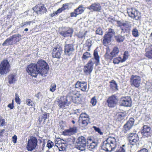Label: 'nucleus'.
<instances>
[{"instance_id":"4","label":"nucleus","mask_w":152,"mask_h":152,"mask_svg":"<svg viewBox=\"0 0 152 152\" xmlns=\"http://www.w3.org/2000/svg\"><path fill=\"white\" fill-rule=\"evenodd\" d=\"M10 65L7 59L3 60L0 63V74L4 75L9 73L10 70Z\"/></svg>"},{"instance_id":"35","label":"nucleus","mask_w":152,"mask_h":152,"mask_svg":"<svg viewBox=\"0 0 152 152\" xmlns=\"http://www.w3.org/2000/svg\"><path fill=\"white\" fill-rule=\"evenodd\" d=\"M94 56L95 60L97 61V63H99V57L98 55L97 51L96 50L94 51Z\"/></svg>"},{"instance_id":"15","label":"nucleus","mask_w":152,"mask_h":152,"mask_svg":"<svg viewBox=\"0 0 152 152\" xmlns=\"http://www.w3.org/2000/svg\"><path fill=\"white\" fill-rule=\"evenodd\" d=\"M141 78L140 77L137 75H132L130 78V83L132 86L138 88L140 85Z\"/></svg>"},{"instance_id":"39","label":"nucleus","mask_w":152,"mask_h":152,"mask_svg":"<svg viewBox=\"0 0 152 152\" xmlns=\"http://www.w3.org/2000/svg\"><path fill=\"white\" fill-rule=\"evenodd\" d=\"M128 53L127 51H125L123 57L121 60V62H123L126 61L128 58Z\"/></svg>"},{"instance_id":"20","label":"nucleus","mask_w":152,"mask_h":152,"mask_svg":"<svg viewBox=\"0 0 152 152\" xmlns=\"http://www.w3.org/2000/svg\"><path fill=\"white\" fill-rule=\"evenodd\" d=\"M33 10L39 15H41L46 12L47 9L44 6L37 5L33 8Z\"/></svg>"},{"instance_id":"42","label":"nucleus","mask_w":152,"mask_h":152,"mask_svg":"<svg viewBox=\"0 0 152 152\" xmlns=\"http://www.w3.org/2000/svg\"><path fill=\"white\" fill-rule=\"evenodd\" d=\"M26 103L28 106H34V102L31 101L30 99H28L26 100Z\"/></svg>"},{"instance_id":"25","label":"nucleus","mask_w":152,"mask_h":152,"mask_svg":"<svg viewBox=\"0 0 152 152\" xmlns=\"http://www.w3.org/2000/svg\"><path fill=\"white\" fill-rule=\"evenodd\" d=\"M8 82L10 84L15 83L17 81L16 76L13 74H10L8 76Z\"/></svg>"},{"instance_id":"24","label":"nucleus","mask_w":152,"mask_h":152,"mask_svg":"<svg viewBox=\"0 0 152 152\" xmlns=\"http://www.w3.org/2000/svg\"><path fill=\"white\" fill-rule=\"evenodd\" d=\"M110 87L113 90L116 91L118 90L117 83L114 80H112L109 82Z\"/></svg>"},{"instance_id":"49","label":"nucleus","mask_w":152,"mask_h":152,"mask_svg":"<svg viewBox=\"0 0 152 152\" xmlns=\"http://www.w3.org/2000/svg\"><path fill=\"white\" fill-rule=\"evenodd\" d=\"M97 102V100L95 96L93 97L91 99V103L93 106L96 105Z\"/></svg>"},{"instance_id":"7","label":"nucleus","mask_w":152,"mask_h":152,"mask_svg":"<svg viewBox=\"0 0 152 152\" xmlns=\"http://www.w3.org/2000/svg\"><path fill=\"white\" fill-rule=\"evenodd\" d=\"M75 49L73 44H65L64 47V54L68 56H72L74 54Z\"/></svg>"},{"instance_id":"2","label":"nucleus","mask_w":152,"mask_h":152,"mask_svg":"<svg viewBox=\"0 0 152 152\" xmlns=\"http://www.w3.org/2000/svg\"><path fill=\"white\" fill-rule=\"evenodd\" d=\"M37 65L38 69H40V74L43 77L46 76L49 69L48 64L44 60L41 59L38 61Z\"/></svg>"},{"instance_id":"63","label":"nucleus","mask_w":152,"mask_h":152,"mask_svg":"<svg viewBox=\"0 0 152 152\" xmlns=\"http://www.w3.org/2000/svg\"><path fill=\"white\" fill-rule=\"evenodd\" d=\"M7 107L10 108V109H12L14 108V105L13 103L9 104L7 105Z\"/></svg>"},{"instance_id":"30","label":"nucleus","mask_w":152,"mask_h":152,"mask_svg":"<svg viewBox=\"0 0 152 152\" xmlns=\"http://www.w3.org/2000/svg\"><path fill=\"white\" fill-rule=\"evenodd\" d=\"M49 114L46 112H44L42 114L41 118H39V121L40 122H41L43 120H44V121L47 119L48 117H49Z\"/></svg>"},{"instance_id":"38","label":"nucleus","mask_w":152,"mask_h":152,"mask_svg":"<svg viewBox=\"0 0 152 152\" xmlns=\"http://www.w3.org/2000/svg\"><path fill=\"white\" fill-rule=\"evenodd\" d=\"M91 57V54L89 53L86 52L84 53L82 57L83 60H86Z\"/></svg>"},{"instance_id":"50","label":"nucleus","mask_w":152,"mask_h":152,"mask_svg":"<svg viewBox=\"0 0 152 152\" xmlns=\"http://www.w3.org/2000/svg\"><path fill=\"white\" fill-rule=\"evenodd\" d=\"M56 85L55 84H52L50 86V91L53 92L56 90Z\"/></svg>"},{"instance_id":"34","label":"nucleus","mask_w":152,"mask_h":152,"mask_svg":"<svg viewBox=\"0 0 152 152\" xmlns=\"http://www.w3.org/2000/svg\"><path fill=\"white\" fill-rule=\"evenodd\" d=\"M21 37V35L19 34H14L11 36L12 38V40L15 38L16 39L15 40V41L16 42L19 41L20 39H21V38H20V39H19V38Z\"/></svg>"},{"instance_id":"44","label":"nucleus","mask_w":152,"mask_h":152,"mask_svg":"<svg viewBox=\"0 0 152 152\" xmlns=\"http://www.w3.org/2000/svg\"><path fill=\"white\" fill-rule=\"evenodd\" d=\"M87 32V31L80 32L78 34V37L80 38H84Z\"/></svg>"},{"instance_id":"37","label":"nucleus","mask_w":152,"mask_h":152,"mask_svg":"<svg viewBox=\"0 0 152 152\" xmlns=\"http://www.w3.org/2000/svg\"><path fill=\"white\" fill-rule=\"evenodd\" d=\"M59 149L60 151H65L66 149V143H61L59 145Z\"/></svg>"},{"instance_id":"11","label":"nucleus","mask_w":152,"mask_h":152,"mask_svg":"<svg viewBox=\"0 0 152 152\" xmlns=\"http://www.w3.org/2000/svg\"><path fill=\"white\" fill-rule=\"evenodd\" d=\"M73 30L70 28L63 27L62 30L59 32L60 34L65 37L72 36Z\"/></svg>"},{"instance_id":"12","label":"nucleus","mask_w":152,"mask_h":152,"mask_svg":"<svg viewBox=\"0 0 152 152\" xmlns=\"http://www.w3.org/2000/svg\"><path fill=\"white\" fill-rule=\"evenodd\" d=\"M132 101L130 97L126 96L121 97L120 101V105L124 107H130Z\"/></svg>"},{"instance_id":"53","label":"nucleus","mask_w":152,"mask_h":152,"mask_svg":"<svg viewBox=\"0 0 152 152\" xmlns=\"http://www.w3.org/2000/svg\"><path fill=\"white\" fill-rule=\"evenodd\" d=\"M71 4L70 3H66L63 4L62 7L63 9L65 10L67 9Z\"/></svg>"},{"instance_id":"36","label":"nucleus","mask_w":152,"mask_h":152,"mask_svg":"<svg viewBox=\"0 0 152 152\" xmlns=\"http://www.w3.org/2000/svg\"><path fill=\"white\" fill-rule=\"evenodd\" d=\"M95 33L96 34L102 35L103 34L102 28L100 27L96 28V29L95 31Z\"/></svg>"},{"instance_id":"43","label":"nucleus","mask_w":152,"mask_h":152,"mask_svg":"<svg viewBox=\"0 0 152 152\" xmlns=\"http://www.w3.org/2000/svg\"><path fill=\"white\" fill-rule=\"evenodd\" d=\"M151 50L145 54V56L149 58L152 59V45H151Z\"/></svg>"},{"instance_id":"41","label":"nucleus","mask_w":152,"mask_h":152,"mask_svg":"<svg viewBox=\"0 0 152 152\" xmlns=\"http://www.w3.org/2000/svg\"><path fill=\"white\" fill-rule=\"evenodd\" d=\"M87 118H89L88 115L86 113H82L80 114L79 117V121L81 120L82 119H86Z\"/></svg>"},{"instance_id":"47","label":"nucleus","mask_w":152,"mask_h":152,"mask_svg":"<svg viewBox=\"0 0 152 152\" xmlns=\"http://www.w3.org/2000/svg\"><path fill=\"white\" fill-rule=\"evenodd\" d=\"M93 128L96 132H97L100 135H102L103 134V132H101L100 129L99 128L95 126H93Z\"/></svg>"},{"instance_id":"56","label":"nucleus","mask_w":152,"mask_h":152,"mask_svg":"<svg viewBox=\"0 0 152 152\" xmlns=\"http://www.w3.org/2000/svg\"><path fill=\"white\" fill-rule=\"evenodd\" d=\"M129 24L128 21H125V22H123L122 26L128 28L129 27Z\"/></svg>"},{"instance_id":"14","label":"nucleus","mask_w":152,"mask_h":152,"mask_svg":"<svg viewBox=\"0 0 152 152\" xmlns=\"http://www.w3.org/2000/svg\"><path fill=\"white\" fill-rule=\"evenodd\" d=\"M141 134L144 137H151L152 135L151 128L148 126L144 125L141 132Z\"/></svg>"},{"instance_id":"58","label":"nucleus","mask_w":152,"mask_h":152,"mask_svg":"<svg viewBox=\"0 0 152 152\" xmlns=\"http://www.w3.org/2000/svg\"><path fill=\"white\" fill-rule=\"evenodd\" d=\"M80 82L78 81H77L75 84V86L76 88H80Z\"/></svg>"},{"instance_id":"21","label":"nucleus","mask_w":152,"mask_h":152,"mask_svg":"<svg viewBox=\"0 0 152 152\" xmlns=\"http://www.w3.org/2000/svg\"><path fill=\"white\" fill-rule=\"evenodd\" d=\"M102 149L105 151L106 152L111 151L115 149L112 148L111 145L108 143L107 140L104 141L101 146Z\"/></svg>"},{"instance_id":"45","label":"nucleus","mask_w":152,"mask_h":152,"mask_svg":"<svg viewBox=\"0 0 152 152\" xmlns=\"http://www.w3.org/2000/svg\"><path fill=\"white\" fill-rule=\"evenodd\" d=\"M53 145L54 143H53V142L50 140H49L48 141L47 143V147L49 149L51 148H52Z\"/></svg>"},{"instance_id":"57","label":"nucleus","mask_w":152,"mask_h":152,"mask_svg":"<svg viewBox=\"0 0 152 152\" xmlns=\"http://www.w3.org/2000/svg\"><path fill=\"white\" fill-rule=\"evenodd\" d=\"M64 10L63 9L62 7H61L60 8L58 9L57 11L55 12V14H56V15H57L58 14L61 13Z\"/></svg>"},{"instance_id":"61","label":"nucleus","mask_w":152,"mask_h":152,"mask_svg":"<svg viewBox=\"0 0 152 152\" xmlns=\"http://www.w3.org/2000/svg\"><path fill=\"white\" fill-rule=\"evenodd\" d=\"M0 122H1V125H0L1 126H3L5 124V120L4 119H2L1 120V121H0Z\"/></svg>"},{"instance_id":"19","label":"nucleus","mask_w":152,"mask_h":152,"mask_svg":"<svg viewBox=\"0 0 152 152\" xmlns=\"http://www.w3.org/2000/svg\"><path fill=\"white\" fill-rule=\"evenodd\" d=\"M134 120L133 118H130L129 120L125 124L123 127L124 132L126 133L130 129L134 124Z\"/></svg>"},{"instance_id":"16","label":"nucleus","mask_w":152,"mask_h":152,"mask_svg":"<svg viewBox=\"0 0 152 152\" xmlns=\"http://www.w3.org/2000/svg\"><path fill=\"white\" fill-rule=\"evenodd\" d=\"M128 138L130 143L132 145L135 144L139 140L138 134L135 133H129L128 135Z\"/></svg>"},{"instance_id":"27","label":"nucleus","mask_w":152,"mask_h":152,"mask_svg":"<svg viewBox=\"0 0 152 152\" xmlns=\"http://www.w3.org/2000/svg\"><path fill=\"white\" fill-rule=\"evenodd\" d=\"M97 146V143L95 142H92L89 143V144H87L86 147L89 150L92 151Z\"/></svg>"},{"instance_id":"10","label":"nucleus","mask_w":152,"mask_h":152,"mask_svg":"<svg viewBox=\"0 0 152 152\" xmlns=\"http://www.w3.org/2000/svg\"><path fill=\"white\" fill-rule=\"evenodd\" d=\"M118 97L115 95L110 96L107 100L108 106L110 107H114L118 101Z\"/></svg>"},{"instance_id":"52","label":"nucleus","mask_w":152,"mask_h":152,"mask_svg":"<svg viewBox=\"0 0 152 152\" xmlns=\"http://www.w3.org/2000/svg\"><path fill=\"white\" fill-rule=\"evenodd\" d=\"M69 129L72 134L77 132V128L76 127H73L70 128Z\"/></svg>"},{"instance_id":"9","label":"nucleus","mask_w":152,"mask_h":152,"mask_svg":"<svg viewBox=\"0 0 152 152\" xmlns=\"http://www.w3.org/2000/svg\"><path fill=\"white\" fill-rule=\"evenodd\" d=\"M129 16L136 20H138L141 18L140 13L135 9H132L127 11Z\"/></svg>"},{"instance_id":"1","label":"nucleus","mask_w":152,"mask_h":152,"mask_svg":"<svg viewBox=\"0 0 152 152\" xmlns=\"http://www.w3.org/2000/svg\"><path fill=\"white\" fill-rule=\"evenodd\" d=\"M80 95L78 92H77L74 94L73 96L62 97L57 101L58 106L60 108H64L65 106H68L71 101L75 103L77 102V101L79 100L78 99Z\"/></svg>"},{"instance_id":"13","label":"nucleus","mask_w":152,"mask_h":152,"mask_svg":"<svg viewBox=\"0 0 152 152\" xmlns=\"http://www.w3.org/2000/svg\"><path fill=\"white\" fill-rule=\"evenodd\" d=\"M94 63L92 60H90L86 65L84 66L83 72L87 75H90L93 68Z\"/></svg>"},{"instance_id":"48","label":"nucleus","mask_w":152,"mask_h":152,"mask_svg":"<svg viewBox=\"0 0 152 152\" xmlns=\"http://www.w3.org/2000/svg\"><path fill=\"white\" fill-rule=\"evenodd\" d=\"M107 34L113 37L115 34V32L113 29L110 28L108 29Z\"/></svg>"},{"instance_id":"60","label":"nucleus","mask_w":152,"mask_h":152,"mask_svg":"<svg viewBox=\"0 0 152 152\" xmlns=\"http://www.w3.org/2000/svg\"><path fill=\"white\" fill-rule=\"evenodd\" d=\"M12 138L13 139L12 141H13V142L15 143H16V142H17V136L15 135L12 137Z\"/></svg>"},{"instance_id":"17","label":"nucleus","mask_w":152,"mask_h":152,"mask_svg":"<svg viewBox=\"0 0 152 152\" xmlns=\"http://www.w3.org/2000/svg\"><path fill=\"white\" fill-rule=\"evenodd\" d=\"M86 8L92 12H99L102 9L100 4L99 3H94L91 5L87 7Z\"/></svg>"},{"instance_id":"6","label":"nucleus","mask_w":152,"mask_h":152,"mask_svg":"<svg viewBox=\"0 0 152 152\" xmlns=\"http://www.w3.org/2000/svg\"><path fill=\"white\" fill-rule=\"evenodd\" d=\"M109 49L107 50L105 54L104 57L105 59L108 61H110L113 59V58L116 56L119 53V48L117 46H115L112 49V50L110 53Z\"/></svg>"},{"instance_id":"31","label":"nucleus","mask_w":152,"mask_h":152,"mask_svg":"<svg viewBox=\"0 0 152 152\" xmlns=\"http://www.w3.org/2000/svg\"><path fill=\"white\" fill-rule=\"evenodd\" d=\"M75 10V12H77V13L78 15L82 14L84 11L83 7L81 6H79L78 8Z\"/></svg>"},{"instance_id":"51","label":"nucleus","mask_w":152,"mask_h":152,"mask_svg":"<svg viewBox=\"0 0 152 152\" xmlns=\"http://www.w3.org/2000/svg\"><path fill=\"white\" fill-rule=\"evenodd\" d=\"M64 134L65 135H70L72 134L70 131L69 129H68L66 130L63 132Z\"/></svg>"},{"instance_id":"29","label":"nucleus","mask_w":152,"mask_h":152,"mask_svg":"<svg viewBox=\"0 0 152 152\" xmlns=\"http://www.w3.org/2000/svg\"><path fill=\"white\" fill-rule=\"evenodd\" d=\"M87 83L86 82H80V89L82 91H85L87 89Z\"/></svg>"},{"instance_id":"54","label":"nucleus","mask_w":152,"mask_h":152,"mask_svg":"<svg viewBox=\"0 0 152 152\" xmlns=\"http://www.w3.org/2000/svg\"><path fill=\"white\" fill-rule=\"evenodd\" d=\"M115 152H125V150L123 147H120L118 148Z\"/></svg>"},{"instance_id":"55","label":"nucleus","mask_w":152,"mask_h":152,"mask_svg":"<svg viewBox=\"0 0 152 152\" xmlns=\"http://www.w3.org/2000/svg\"><path fill=\"white\" fill-rule=\"evenodd\" d=\"M93 138L92 137L90 136L88 137L87 138V140H86V142L87 143V144H88L89 143L93 142Z\"/></svg>"},{"instance_id":"23","label":"nucleus","mask_w":152,"mask_h":152,"mask_svg":"<svg viewBox=\"0 0 152 152\" xmlns=\"http://www.w3.org/2000/svg\"><path fill=\"white\" fill-rule=\"evenodd\" d=\"M112 37L110 34H105L103 37V44L106 45L110 43L111 41Z\"/></svg>"},{"instance_id":"8","label":"nucleus","mask_w":152,"mask_h":152,"mask_svg":"<svg viewBox=\"0 0 152 152\" xmlns=\"http://www.w3.org/2000/svg\"><path fill=\"white\" fill-rule=\"evenodd\" d=\"M37 140L35 137H32L28 140L27 146V149L28 151H31L36 148L37 143Z\"/></svg>"},{"instance_id":"18","label":"nucleus","mask_w":152,"mask_h":152,"mask_svg":"<svg viewBox=\"0 0 152 152\" xmlns=\"http://www.w3.org/2000/svg\"><path fill=\"white\" fill-rule=\"evenodd\" d=\"M62 52V48L59 46H57L53 50L52 57L54 58H59Z\"/></svg>"},{"instance_id":"46","label":"nucleus","mask_w":152,"mask_h":152,"mask_svg":"<svg viewBox=\"0 0 152 152\" xmlns=\"http://www.w3.org/2000/svg\"><path fill=\"white\" fill-rule=\"evenodd\" d=\"M15 100L17 104H20V99L18 95L16 93L15 94Z\"/></svg>"},{"instance_id":"32","label":"nucleus","mask_w":152,"mask_h":152,"mask_svg":"<svg viewBox=\"0 0 152 152\" xmlns=\"http://www.w3.org/2000/svg\"><path fill=\"white\" fill-rule=\"evenodd\" d=\"M13 40L12 38L10 37L9 38L7 39L3 44V45L4 46H8L12 44L10 42H11Z\"/></svg>"},{"instance_id":"22","label":"nucleus","mask_w":152,"mask_h":152,"mask_svg":"<svg viewBox=\"0 0 152 152\" xmlns=\"http://www.w3.org/2000/svg\"><path fill=\"white\" fill-rule=\"evenodd\" d=\"M106 140L111 145L112 148L115 149L116 146V141L115 138L114 137H109Z\"/></svg>"},{"instance_id":"59","label":"nucleus","mask_w":152,"mask_h":152,"mask_svg":"<svg viewBox=\"0 0 152 152\" xmlns=\"http://www.w3.org/2000/svg\"><path fill=\"white\" fill-rule=\"evenodd\" d=\"M78 15L77 13V12H75V10H74V11L73 12H71V15L70 16L72 17H76L77 16V15Z\"/></svg>"},{"instance_id":"40","label":"nucleus","mask_w":152,"mask_h":152,"mask_svg":"<svg viewBox=\"0 0 152 152\" xmlns=\"http://www.w3.org/2000/svg\"><path fill=\"white\" fill-rule=\"evenodd\" d=\"M121 57L115 58L113 59V63L114 64H118L121 62Z\"/></svg>"},{"instance_id":"28","label":"nucleus","mask_w":152,"mask_h":152,"mask_svg":"<svg viewBox=\"0 0 152 152\" xmlns=\"http://www.w3.org/2000/svg\"><path fill=\"white\" fill-rule=\"evenodd\" d=\"M89 119V118H87L86 119H82L81 120H80L82 122L81 126L83 127H85L87 126L88 124L90 123Z\"/></svg>"},{"instance_id":"33","label":"nucleus","mask_w":152,"mask_h":152,"mask_svg":"<svg viewBox=\"0 0 152 152\" xmlns=\"http://www.w3.org/2000/svg\"><path fill=\"white\" fill-rule=\"evenodd\" d=\"M132 33L133 36L134 37H138L139 36L138 31L136 27H135L133 28Z\"/></svg>"},{"instance_id":"62","label":"nucleus","mask_w":152,"mask_h":152,"mask_svg":"<svg viewBox=\"0 0 152 152\" xmlns=\"http://www.w3.org/2000/svg\"><path fill=\"white\" fill-rule=\"evenodd\" d=\"M118 118H119L121 119H123L124 118V114H119L118 115Z\"/></svg>"},{"instance_id":"64","label":"nucleus","mask_w":152,"mask_h":152,"mask_svg":"<svg viewBox=\"0 0 152 152\" xmlns=\"http://www.w3.org/2000/svg\"><path fill=\"white\" fill-rule=\"evenodd\" d=\"M117 22L119 26L121 27L122 26L123 22H122L121 21H117Z\"/></svg>"},{"instance_id":"3","label":"nucleus","mask_w":152,"mask_h":152,"mask_svg":"<svg viewBox=\"0 0 152 152\" xmlns=\"http://www.w3.org/2000/svg\"><path fill=\"white\" fill-rule=\"evenodd\" d=\"M76 148L81 151H85L87 145L86 140L83 136L78 137L76 141Z\"/></svg>"},{"instance_id":"5","label":"nucleus","mask_w":152,"mask_h":152,"mask_svg":"<svg viewBox=\"0 0 152 152\" xmlns=\"http://www.w3.org/2000/svg\"><path fill=\"white\" fill-rule=\"evenodd\" d=\"M38 68L37 64H31L28 66L26 71L29 74L35 77L38 74H40V69Z\"/></svg>"},{"instance_id":"26","label":"nucleus","mask_w":152,"mask_h":152,"mask_svg":"<svg viewBox=\"0 0 152 152\" xmlns=\"http://www.w3.org/2000/svg\"><path fill=\"white\" fill-rule=\"evenodd\" d=\"M115 38L116 41L118 43L123 42L125 39L124 36H122L120 34L115 36Z\"/></svg>"}]
</instances>
